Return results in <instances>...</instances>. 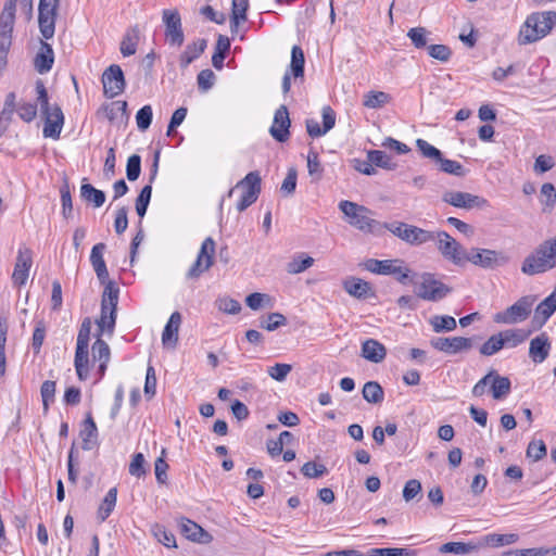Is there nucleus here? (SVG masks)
Masks as SVG:
<instances>
[{
    "label": "nucleus",
    "mask_w": 556,
    "mask_h": 556,
    "mask_svg": "<svg viewBox=\"0 0 556 556\" xmlns=\"http://www.w3.org/2000/svg\"><path fill=\"white\" fill-rule=\"evenodd\" d=\"M37 102L45 121L43 137L59 139L64 123V115L58 104H49L47 88L41 79L36 80Z\"/></svg>",
    "instance_id": "f257e3e1"
},
{
    "label": "nucleus",
    "mask_w": 556,
    "mask_h": 556,
    "mask_svg": "<svg viewBox=\"0 0 556 556\" xmlns=\"http://www.w3.org/2000/svg\"><path fill=\"white\" fill-rule=\"evenodd\" d=\"M556 267V237L539 244L522 262L521 271L533 276Z\"/></svg>",
    "instance_id": "f03ea898"
},
{
    "label": "nucleus",
    "mask_w": 556,
    "mask_h": 556,
    "mask_svg": "<svg viewBox=\"0 0 556 556\" xmlns=\"http://www.w3.org/2000/svg\"><path fill=\"white\" fill-rule=\"evenodd\" d=\"M555 21L556 13L553 11L532 13L519 30V43L527 45L545 37L552 30Z\"/></svg>",
    "instance_id": "7ed1b4c3"
},
{
    "label": "nucleus",
    "mask_w": 556,
    "mask_h": 556,
    "mask_svg": "<svg viewBox=\"0 0 556 556\" xmlns=\"http://www.w3.org/2000/svg\"><path fill=\"white\" fill-rule=\"evenodd\" d=\"M340 211L348 218V223L364 233L381 232V223L371 218L372 212L355 202L343 200L339 203Z\"/></svg>",
    "instance_id": "20e7f679"
},
{
    "label": "nucleus",
    "mask_w": 556,
    "mask_h": 556,
    "mask_svg": "<svg viewBox=\"0 0 556 556\" xmlns=\"http://www.w3.org/2000/svg\"><path fill=\"white\" fill-rule=\"evenodd\" d=\"M119 289L113 281H109L104 288L101 301V315L96 321L98 326V334L108 332L112 336L116 321V307L118 302Z\"/></svg>",
    "instance_id": "39448f33"
},
{
    "label": "nucleus",
    "mask_w": 556,
    "mask_h": 556,
    "mask_svg": "<svg viewBox=\"0 0 556 556\" xmlns=\"http://www.w3.org/2000/svg\"><path fill=\"white\" fill-rule=\"evenodd\" d=\"M261 184L262 178L258 172H250L245 175L244 178H242L240 181L237 182L235 188H231L227 197H231L235 189H241L242 195L239 202L237 203V210L239 212H243L247 210L250 205H252L254 202H256L260 193H261Z\"/></svg>",
    "instance_id": "423d86ee"
},
{
    "label": "nucleus",
    "mask_w": 556,
    "mask_h": 556,
    "mask_svg": "<svg viewBox=\"0 0 556 556\" xmlns=\"http://www.w3.org/2000/svg\"><path fill=\"white\" fill-rule=\"evenodd\" d=\"M91 319L86 317L79 328L75 352V368L80 380L88 376V346L91 332Z\"/></svg>",
    "instance_id": "0eeeda50"
},
{
    "label": "nucleus",
    "mask_w": 556,
    "mask_h": 556,
    "mask_svg": "<svg viewBox=\"0 0 556 556\" xmlns=\"http://www.w3.org/2000/svg\"><path fill=\"white\" fill-rule=\"evenodd\" d=\"M535 300L536 298L534 295H525L520 298L505 311L495 314L494 321L498 324L514 325L526 320L532 311Z\"/></svg>",
    "instance_id": "6e6552de"
},
{
    "label": "nucleus",
    "mask_w": 556,
    "mask_h": 556,
    "mask_svg": "<svg viewBox=\"0 0 556 556\" xmlns=\"http://www.w3.org/2000/svg\"><path fill=\"white\" fill-rule=\"evenodd\" d=\"M415 293L417 298L426 301L437 302L451 293L452 289L443 282L437 280L432 274L425 273L419 282H415Z\"/></svg>",
    "instance_id": "1a4fd4ad"
},
{
    "label": "nucleus",
    "mask_w": 556,
    "mask_h": 556,
    "mask_svg": "<svg viewBox=\"0 0 556 556\" xmlns=\"http://www.w3.org/2000/svg\"><path fill=\"white\" fill-rule=\"evenodd\" d=\"M510 261L509 256L503 251L489 249H472L467 253L466 262L484 269H495L503 267Z\"/></svg>",
    "instance_id": "9d476101"
},
{
    "label": "nucleus",
    "mask_w": 556,
    "mask_h": 556,
    "mask_svg": "<svg viewBox=\"0 0 556 556\" xmlns=\"http://www.w3.org/2000/svg\"><path fill=\"white\" fill-rule=\"evenodd\" d=\"M438 250L443 257L453 262L455 265H460L466 262L467 252L463 247L445 231L434 232V240Z\"/></svg>",
    "instance_id": "9b49d317"
},
{
    "label": "nucleus",
    "mask_w": 556,
    "mask_h": 556,
    "mask_svg": "<svg viewBox=\"0 0 556 556\" xmlns=\"http://www.w3.org/2000/svg\"><path fill=\"white\" fill-rule=\"evenodd\" d=\"M215 241L207 237L201 244L195 262L187 271L188 279H197L214 264Z\"/></svg>",
    "instance_id": "f8f14e48"
},
{
    "label": "nucleus",
    "mask_w": 556,
    "mask_h": 556,
    "mask_svg": "<svg viewBox=\"0 0 556 556\" xmlns=\"http://www.w3.org/2000/svg\"><path fill=\"white\" fill-rule=\"evenodd\" d=\"M59 0H40L38 23L43 38L50 39L54 35L55 17Z\"/></svg>",
    "instance_id": "ddd939ff"
},
{
    "label": "nucleus",
    "mask_w": 556,
    "mask_h": 556,
    "mask_svg": "<svg viewBox=\"0 0 556 556\" xmlns=\"http://www.w3.org/2000/svg\"><path fill=\"white\" fill-rule=\"evenodd\" d=\"M103 93L106 98L113 99L125 89V77L119 65H110L102 74Z\"/></svg>",
    "instance_id": "4468645a"
},
{
    "label": "nucleus",
    "mask_w": 556,
    "mask_h": 556,
    "mask_svg": "<svg viewBox=\"0 0 556 556\" xmlns=\"http://www.w3.org/2000/svg\"><path fill=\"white\" fill-rule=\"evenodd\" d=\"M163 22L165 24V36L169 45L180 47L184 43L185 36L179 12L177 10H164Z\"/></svg>",
    "instance_id": "2eb2a0df"
},
{
    "label": "nucleus",
    "mask_w": 556,
    "mask_h": 556,
    "mask_svg": "<svg viewBox=\"0 0 556 556\" xmlns=\"http://www.w3.org/2000/svg\"><path fill=\"white\" fill-rule=\"evenodd\" d=\"M442 200L450 205L466 210L482 207L486 204L485 199L462 191H447L443 194Z\"/></svg>",
    "instance_id": "dca6fc26"
},
{
    "label": "nucleus",
    "mask_w": 556,
    "mask_h": 556,
    "mask_svg": "<svg viewBox=\"0 0 556 556\" xmlns=\"http://www.w3.org/2000/svg\"><path fill=\"white\" fill-rule=\"evenodd\" d=\"M291 121L286 105H280L274 115L273 125L269 129L271 137L278 142H286L290 136Z\"/></svg>",
    "instance_id": "f3484780"
},
{
    "label": "nucleus",
    "mask_w": 556,
    "mask_h": 556,
    "mask_svg": "<svg viewBox=\"0 0 556 556\" xmlns=\"http://www.w3.org/2000/svg\"><path fill=\"white\" fill-rule=\"evenodd\" d=\"M430 344L433 349L446 354H456L472 346L471 339L464 337L434 338Z\"/></svg>",
    "instance_id": "a211bd4d"
},
{
    "label": "nucleus",
    "mask_w": 556,
    "mask_h": 556,
    "mask_svg": "<svg viewBox=\"0 0 556 556\" xmlns=\"http://www.w3.org/2000/svg\"><path fill=\"white\" fill-rule=\"evenodd\" d=\"M33 264L31 252L29 249H20L16 256L12 281L15 286H24L28 279L29 269Z\"/></svg>",
    "instance_id": "6ab92c4d"
},
{
    "label": "nucleus",
    "mask_w": 556,
    "mask_h": 556,
    "mask_svg": "<svg viewBox=\"0 0 556 556\" xmlns=\"http://www.w3.org/2000/svg\"><path fill=\"white\" fill-rule=\"evenodd\" d=\"M555 311L556 287L554 288L553 292L536 306L534 316L532 318V325L534 329L542 328Z\"/></svg>",
    "instance_id": "aec40b11"
},
{
    "label": "nucleus",
    "mask_w": 556,
    "mask_h": 556,
    "mask_svg": "<svg viewBox=\"0 0 556 556\" xmlns=\"http://www.w3.org/2000/svg\"><path fill=\"white\" fill-rule=\"evenodd\" d=\"M551 348L549 337L547 333L542 332L530 341L529 357L534 363H542L548 357Z\"/></svg>",
    "instance_id": "412c9836"
},
{
    "label": "nucleus",
    "mask_w": 556,
    "mask_h": 556,
    "mask_svg": "<svg viewBox=\"0 0 556 556\" xmlns=\"http://www.w3.org/2000/svg\"><path fill=\"white\" fill-rule=\"evenodd\" d=\"M181 319V314L179 312H174L170 315L162 333V344L164 348L174 350L177 346Z\"/></svg>",
    "instance_id": "4be33fe9"
},
{
    "label": "nucleus",
    "mask_w": 556,
    "mask_h": 556,
    "mask_svg": "<svg viewBox=\"0 0 556 556\" xmlns=\"http://www.w3.org/2000/svg\"><path fill=\"white\" fill-rule=\"evenodd\" d=\"M402 260H375L369 258L365 262V268L377 275H396L402 271Z\"/></svg>",
    "instance_id": "5701e85b"
},
{
    "label": "nucleus",
    "mask_w": 556,
    "mask_h": 556,
    "mask_svg": "<svg viewBox=\"0 0 556 556\" xmlns=\"http://www.w3.org/2000/svg\"><path fill=\"white\" fill-rule=\"evenodd\" d=\"M105 248L106 247L104 243H97L96 245H93L90 254V263L96 271L98 279L102 285H104V287L110 281L109 271L103 258V252Z\"/></svg>",
    "instance_id": "b1692460"
},
{
    "label": "nucleus",
    "mask_w": 556,
    "mask_h": 556,
    "mask_svg": "<svg viewBox=\"0 0 556 556\" xmlns=\"http://www.w3.org/2000/svg\"><path fill=\"white\" fill-rule=\"evenodd\" d=\"M53 63L54 53L52 47L49 43L41 41L40 49L34 59L35 70L39 74H46L52 68Z\"/></svg>",
    "instance_id": "393cba45"
},
{
    "label": "nucleus",
    "mask_w": 556,
    "mask_h": 556,
    "mask_svg": "<svg viewBox=\"0 0 556 556\" xmlns=\"http://www.w3.org/2000/svg\"><path fill=\"white\" fill-rule=\"evenodd\" d=\"M181 532L188 540L200 544H208L213 540L210 533L189 519L181 522Z\"/></svg>",
    "instance_id": "a878e982"
},
{
    "label": "nucleus",
    "mask_w": 556,
    "mask_h": 556,
    "mask_svg": "<svg viewBox=\"0 0 556 556\" xmlns=\"http://www.w3.org/2000/svg\"><path fill=\"white\" fill-rule=\"evenodd\" d=\"M387 355V349L375 339H367L362 344V356L372 363H381Z\"/></svg>",
    "instance_id": "bb28decb"
},
{
    "label": "nucleus",
    "mask_w": 556,
    "mask_h": 556,
    "mask_svg": "<svg viewBox=\"0 0 556 556\" xmlns=\"http://www.w3.org/2000/svg\"><path fill=\"white\" fill-rule=\"evenodd\" d=\"M83 440L81 447L85 451L92 450L98 443V429L91 415H87L84 421V428L80 431Z\"/></svg>",
    "instance_id": "cd10ccee"
},
{
    "label": "nucleus",
    "mask_w": 556,
    "mask_h": 556,
    "mask_svg": "<svg viewBox=\"0 0 556 556\" xmlns=\"http://www.w3.org/2000/svg\"><path fill=\"white\" fill-rule=\"evenodd\" d=\"M207 41L203 38L188 45L181 53L179 62L182 68L188 67L195 59H198L205 50Z\"/></svg>",
    "instance_id": "c85d7f7f"
},
{
    "label": "nucleus",
    "mask_w": 556,
    "mask_h": 556,
    "mask_svg": "<svg viewBox=\"0 0 556 556\" xmlns=\"http://www.w3.org/2000/svg\"><path fill=\"white\" fill-rule=\"evenodd\" d=\"M405 231L404 240L412 245H420L434 240V232L425 230L414 225H408Z\"/></svg>",
    "instance_id": "c756f323"
},
{
    "label": "nucleus",
    "mask_w": 556,
    "mask_h": 556,
    "mask_svg": "<svg viewBox=\"0 0 556 556\" xmlns=\"http://www.w3.org/2000/svg\"><path fill=\"white\" fill-rule=\"evenodd\" d=\"M491 372H493V377L490 382L492 396L495 400H502L510 392V380L507 377L500 376L494 370Z\"/></svg>",
    "instance_id": "7c9ffc66"
},
{
    "label": "nucleus",
    "mask_w": 556,
    "mask_h": 556,
    "mask_svg": "<svg viewBox=\"0 0 556 556\" xmlns=\"http://www.w3.org/2000/svg\"><path fill=\"white\" fill-rule=\"evenodd\" d=\"M344 290L357 299H366L371 288L367 281L357 278H351L344 281Z\"/></svg>",
    "instance_id": "2f4dec72"
},
{
    "label": "nucleus",
    "mask_w": 556,
    "mask_h": 556,
    "mask_svg": "<svg viewBox=\"0 0 556 556\" xmlns=\"http://www.w3.org/2000/svg\"><path fill=\"white\" fill-rule=\"evenodd\" d=\"M230 49V40L224 35H219L217 38L215 52L212 56V64L216 70H222L226 54Z\"/></svg>",
    "instance_id": "473e14b6"
},
{
    "label": "nucleus",
    "mask_w": 556,
    "mask_h": 556,
    "mask_svg": "<svg viewBox=\"0 0 556 556\" xmlns=\"http://www.w3.org/2000/svg\"><path fill=\"white\" fill-rule=\"evenodd\" d=\"M392 100L391 96L384 91H369L363 97V105L368 109H381Z\"/></svg>",
    "instance_id": "72a5a7b5"
},
{
    "label": "nucleus",
    "mask_w": 556,
    "mask_h": 556,
    "mask_svg": "<svg viewBox=\"0 0 556 556\" xmlns=\"http://www.w3.org/2000/svg\"><path fill=\"white\" fill-rule=\"evenodd\" d=\"M80 197L86 202L92 203L94 207H100L105 202V193L96 189L90 184H83L80 187Z\"/></svg>",
    "instance_id": "f704fd0d"
},
{
    "label": "nucleus",
    "mask_w": 556,
    "mask_h": 556,
    "mask_svg": "<svg viewBox=\"0 0 556 556\" xmlns=\"http://www.w3.org/2000/svg\"><path fill=\"white\" fill-rule=\"evenodd\" d=\"M116 498H117V489L112 488L108 491L105 494L102 503L99 506L97 517L100 522H103L106 520V518L111 515L113 511L115 505H116Z\"/></svg>",
    "instance_id": "c9c22d12"
},
{
    "label": "nucleus",
    "mask_w": 556,
    "mask_h": 556,
    "mask_svg": "<svg viewBox=\"0 0 556 556\" xmlns=\"http://www.w3.org/2000/svg\"><path fill=\"white\" fill-rule=\"evenodd\" d=\"M249 8L248 0H232V10H231V21L230 27L231 31H236L239 24L247 20V11Z\"/></svg>",
    "instance_id": "e433bc0d"
},
{
    "label": "nucleus",
    "mask_w": 556,
    "mask_h": 556,
    "mask_svg": "<svg viewBox=\"0 0 556 556\" xmlns=\"http://www.w3.org/2000/svg\"><path fill=\"white\" fill-rule=\"evenodd\" d=\"M103 114L110 122H122L126 116L127 102L114 101L103 106Z\"/></svg>",
    "instance_id": "4c0bfd02"
},
{
    "label": "nucleus",
    "mask_w": 556,
    "mask_h": 556,
    "mask_svg": "<svg viewBox=\"0 0 556 556\" xmlns=\"http://www.w3.org/2000/svg\"><path fill=\"white\" fill-rule=\"evenodd\" d=\"M479 548L473 542H448L440 546L439 551L441 553H453L458 555H466L471 552H475Z\"/></svg>",
    "instance_id": "58836bf2"
},
{
    "label": "nucleus",
    "mask_w": 556,
    "mask_h": 556,
    "mask_svg": "<svg viewBox=\"0 0 556 556\" xmlns=\"http://www.w3.org/2000/svg\"><path fill=\"white\" fill-rule=\"evenodd\" d=\"M367 159L375 166L381 167L383 169L393 170L396 167V163L392 161L391 156L381 150L368 151Z\"/></svg>",
    "instance_id": "ea45409f"
},
{
    "label": "nucleus",
    "mask_w": 556,
    "mask_h": 556,
    "mask_svg": "<svg viewBox=\"0 0 556 556\" xmlns=\"http://www.w3.org/2000/svg\"><path fill=\"white\" fill-rule=\"evenodd\" d=\"M363 397L371 404H379L383 401V389L376 381H368L363 387Z\"/></svg>",
    "instance_id": "a19ab883"
},
{
    "label": "nucleus",
    "mask_w": 556,
    "mask_h": 556,
    "mask_svg": "<svg viewBox=\"0 0 556 556\" xmlns=\"http://www.w3.org/2000/svg\"><path fill=\"white\" fill-rule=\"evenodd\" d=\"M13 26V22L0 20V53L3 54L4 59L7 58L12 43Z\"/></svg>",
    "instance_id": "79ce46f5"
},
{
    "label": "nucleus",
    "mask_w": 556,
    "mask_h": 556,
    "mask_svg": "<svg viewBox=\"0 0 556 556\" xmlns=\"http://www.w3.org/2000/svg\"><path fill=\"white\" fill-rule=\"evenodd\" d=\"M501 337H503L504 346L508 345L515 348L526 341V339L530 336L531 331H525L521 329H508L505 331H501Z\"/></svg>",
    "instance_id": "37998d69"
},
{
    "label": "nucleus",
    "mask_w": 556,
    "mask_h": 556,
    "mask_svg": "<svg viewBox=\"0 0 556 556\" xmlns=\"http://www.w3.org/2000/svg\"><path fill=\"white\" fill-rule=\"evenodd\" d=\"M541 202L543 204L542 211L549 213L556 204V189L553 184L545 182L541 187Z\"/></svg>",
    "instance_id": "c03bdc74"
},
{
    "label": "nucleus",
    "mask_w": 556,
    "mask_h": 556,
    "mask_svg": "<svg viewBox=\"0 0 556 556\" xmlns=\"http://www.w3.org/2000/svg\"><path fill=\"white\" fill-rule=\"evenodd\" d=\"M430 325L432 326L433 331L437 333L443 331H453L457 327L455 318L448 315H435L431 317Z\"/></svg>",
    "instance_id": "a18cd8bd"
},
{
    "label": "nucleus",
    "mask_w": 556,
    "mask_h": 556,
    "mask_svg": "<svg viewBox=\"0 0 556 556\" xmlns=\"http://www.w3.org/2000/svg\"><path fill=\"white\" fill-rule=\"evenodd\" d=\"M139 30L132 28L131 33H127L121 42V53L124 56H130L136 53Z\"/></svg>",
    "instance_id": "49530a36"
},
{
    "label": "nucleus",
    "mask_w": 556,
    "mask_h": 556,
    "mask_svg": "<svg viewBox=\"0 0 556 556\" xmlns=\"http://www.w3.org/2000/svg\"><path fill=\"white\" fill-rule=\"evenodd\" d=\"M245 303L253 311H257L263 307H271V299L266 293H251L247 296Z\"/></svg>",
    "instance_id": "de8ad7c7"
},
{
    "label": "nucleus",
    "mask_w": 556,
    "mask_h": 556,
    "mask_svg": "<svg viewBox=\"0 0 556 556\" xmlns=\"http://www.w3.org/2000/svg\"><path fill=\"white\" fill-rule=\"evenodd\" d=\"M504 348L503 337L501 333L491 336L480 348V353L485 356H491Z\"/></svg>",
    "instance_id": "09e8293b"
},
{
    "label": "nucleus",
    "mask_w": 556,
    "mask_h": 556,
    "mask_svg": "<svg viewBox=\"0 0 556 556\" xmlns=\"http://www.w3.org/2000/svg\"><path fill=\"white\" fill-rule=\"evenodd\" d=\"M422 486L419 480L410 479L403 488V498L405 502L419 501L421 498Z\"/></svg>",
    "instance_id": "8fccbe9b"
},
{
    "label": "nucleus",
    "mask_w": 556,
    "mask_h": 556,
    "mask_svg": "<svg viewBox=\"0 0 556 556\" xmlns=\"http://www.w3.org/2000/svg\"><path fill=\"white\" fill-rule=\"evenodd\" d=\"M547 454V448L545 443L542 440H532L528 444L526 455L528 458H531L533 462H539L544 458Z\"/></svg>",
    "instance_id": "3c124183"
},
{
    "label": "nucleus",
    "mask_w": 556,
    "mask_h": 556,
    "mask_svg": "<svg viewBox=\"0 0 556 556\" xmlns=\"http://www.w3.org/2000/svg\"><path fill=\"white\" fill-rule=\"evenodd\" d=\"M304 53L299 46H294L291 51V70L294 77L303 76L304 74Z\"/></svg>",
    "instance_id": "603ef678"
},
{
    "label": "nucleus",
    "mask_w": 556,
    "mask_h": 556,
    "mask_svg": "<svg viewBox=\"0 0 556 556\" xmlns=\"http://www.w3.org/2000/svg\"><path fill=\"white\" fill-rule=\"evenodd\" d=\"M438 164L440 166V170L446 174L457 177H463L466 174L464 166L459 162L444 159L443 155L441 156V161H439Z\"/></svg>",
    "instance_id": "864d4df0"
},
{
    "label": "nucleus",
    "mask_w": 556,
    "mask_h": 556,
    "mask_svg": "<svg viewBox=\"0 0 556 556\" xmlns=\"http://www.w3.org/2000/svg\"><path fill=\"white\" fill-rule=\"evenodd\" d=\"M151 195H152V186L151 185L144 186L141 189V191L136 200V211L140 217H143L146 215L148 205L151 200Z\"/></svg>",
    "instance_id": "5fc2aeb1"
},
{
    "label": "nucleus",
    "mask_w": 556,
    "mask_h": 556,
    "mask_svg": "<svg viewBox=\"0 0 556 556\" xmlns=\"http://www.w3.org/2000/svg\"><path fill=\"white\" fill-rule=\"evenodd\" d=\"M287 325V318L281 313H270L266 318L261 319V327L267 331H274L277 328Z\"/></svg>",
    "instance_id": "6e6d98bb"
},
{
    "label": "nucleus",
    "mask_w": 556,
    "mask_h": 556,
    "mask_svg": "<svg viewBox=\"0 0 556 556\" xmlns=\"http://www.w3.org/2000/svg\"><path fill=\"white\" fill-rule=\"evenodd\" d=\"M37 103L21 101L17 104V114L25 123L33 122L37 116Z\"/></svg>",
    "instance_id": "4d7b16f0"
},
{
    "label": "nucleus",
    "mask_w": 556,
    "mask_h": 556,
    "mask_svg": "<svg viewBox=\"0 0 556 556\" xmlns=\"http://www.w3.org/2000/svg\"><path fill=\"white\" fill-rule=\"evenodd\" d=\"M215 304L220 312L226 314L236 315L241 311V304L228 296L217 299Z\"/></svg>",
    "instance_id": "13d9d810"
},
{
    "label": "nucleus",
    "mask_w": 556,
    "mask_h": 556,
    "mask_svg": "<svg viewBox=\"0 0 556 556\" xmlns=\"http://www.w3.org/2000/svg\"><path fill=\"white\" fill-rule=\"evenodd\" d=\"M416 146L424 157L433 160L437 163L441 161L442 152L432 144H430L428 141L424 139H417Z\"/></svg>",
    "instance_id": "bf43d9fd"
},
{
    "label": "nucleus",
    "mask_w": 556,
    "mask_h": 556,
    "mask_svg": "<svg viewBox=\"0 0 556 556\" xmlns=\"http://www.w3.org/2000/svg\"><path fill=\"white\" fill-rule=\"evenodd\" d=\"M141 173V157L138 154H132L128 157L126 165V176L128 180L135 181L139 178Z\"/></svg>",
    "instance_id": "052dcab7"
},
{
    "label": "nucleus",
    "mask_w": 556,
    "mask_h": 556,
    "mask_svg": "<svg viewBox=\"0 0 556 556\" xmlns=\"http://www.w3.org/2000/svg\"><path fill=\"white\" fill-rule=\"evenodd\" d=\"M92 355L97 361H104V363H109L110 361V348L109 344L103 341L100 336H98L96 342L92 345Z\"/></svg>",
    "instance_id": "680f3d73"
},
{
    "label": "nucleus",
    "mask_w": 556,
    "mask_h": 556,
    "mask_svg": "<svg viewBox=\"0 0 556 556\" xmlns=\"http://www.w3.org/2000/svg\"><path fill=\"white\" fill-rule=\"evenodd\" d=\"M292 366L290 364L277 363L267 369L268 376L279 382L286 380L287 376L291 372Z\"/></svg>",
    "instance_id": "e2e57ef3"
},
{
    "label": "nucleus",
    "mask_w": 556,
    "mask_h": 556,
    "mask_svg": "<svg viewBox=\"0 0 556 556\" xmlns=\"http://www.w3.org/2000/svg\"><path fill=\"white\" fill-rule=\"evenodd\" d=\"M152 108L150 105L142 106L136 114L137 127L141 131L147 130L152 123Z\"/></svg>",
    "instance_id": "0e129e2a"
},
{
    "label": "nucleus",
    "mask_w": 556,
    "mask_h": 556,
    "mask_svg": "<svg viewBox=\"0 0 556 556\" xmlns=\"http://www.w3.org/2000/svg\"><path fill=\"white\" fill-rule=\"evenodd\" d=\"M61 201H62V214L65 218L72 217L73 214V202H72V195L70 191L68 184L65 182L61 189Z\"/></svg>",
    "instance_id": "69168bd1"
},
{
    "label": "nucleus",
    "mask_w": 556,
    "mask_h": 556,
    "mask_svg": "<svg viewBox=\"0 0 556 556\" xmlns=\"http://www.w3.org/2000/svg\"><path fill=\"white\" fill-rule=\"evenodd\" d=\"M301 472L306 478H309V479L319 478V477L324 476L325 473H327V468L321 464H316L315 462H307L302 466Z\"/></svg>",
    "instance_id": "338daca9"
},
{
    "label": "nucleus",
    "mask_w": 556,
    "mask_h": 556,
    "mask_svg": "<svg viewBox=\"0 0 556 556\" xmlns=\"http://www.w3.org/2000/svg\"><path fill=\"white\" fill-rule=\"evenodd\" d=\"M428 31L424 27L410 28L407 33V37L412 40L413 45L417 48H424L427 45Z\"/></svg>",
    "instance_id": "774afa93"
}]
</instances>
